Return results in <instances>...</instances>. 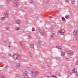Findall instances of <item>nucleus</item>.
I'll return each mask as SVG.
<instances>
[{
  "label": "nucleus",
  "mask_w": 78,
  "mask_h": 78,
  "mask_svg": "<svg viewBox=\"0 0 78 78\" xmlns=\"http://www.w3.org/2000/svg\"><path fill=\"white\" fill-rule=\"evenodd\" d=\"M9 48H10V47H11V46H9Z\"/></svg>",
  "instance_id": "obj_43"
},
{
  "label": "nucleus",
  "mask_w": 78,
  "mask_h": 78,
  "mask_svg": "<svg viewBox=\"0 0 78 78\" xmlns=\"http://www.w3.org/2000/svg\"><path fill=\"white\" fill-rule=\"evenodd\" d=\"M69 0H66V2H67V3H69Z\"/></svg>",
  "instance_id": "obj_39"
},
{
  "label": "nucleus",
  "mask_w": 78,
  "mask_h": 78,
  "mask_svg": "<svg viewBox=\"0 0 78 78\" xmlns=\"http://www.w3.org/2000/svg\"><path fill=\"white\" fill-rule=\"evenodd\" d=\"M51 76H48L47 77V78H51Z\"/></svg>",
  "instance_id": "obj_36"
},
{
  "label": "nucleus",
  "mask_w": 78,
  "mask_h": 78,
  "mask_svg": "<svg viewBox=\"0 0 78 78\" xmlns=\"http://www.w3.org/2000/svg\"><path fill=\"white\" fill-rule=\"evenodd\" d=\"M22 47H23V49H24V50H25V45H23Z\"/></svg>",
  "instance_id": "obj_24"
},
{
  "label": "nucleus",
  "mask_w": 78,
  "mask_h": 78,
  "mask_svg": "<svg viewBox=\"0 0 78 78\" xmlns=\"http://www.w3.org/2000/svg\"><path fill=\"white\" fill-rule=\"evenodd\" d=\"M30 3H33V2H30Z\"/></svg>",
  "instance_id": "obj_42"
},
{
  "label": "nucleus",
  "mask_w": 78,
  "mask_h": 78,
  "mask_svg": "<svg viewBox=\"0 0 78 78\" xmlns=\"http://www.w3.org/2000/svg\"><path fill=\"white\" fill-rule=\"evenodd\" d=\"M51 30H53V27H50Z\"/></svg>",
  "instance_id": "obj_34"
},
{
  "label": "nucleus",
  "mask_w": 78,
  "mask_h": 78,
  "mask_svg": "<svg viewBox=\"0 0 78 78\" xmlns=\"http://www.w3.org/2000/svg\"><path fill=\"white\" fill-rule=\"evenodd\" d=\"M19 5H20V4L18 2H16L14 4V6L15 7H16V6H19Z\"/></svg>",
  "instance_id": "obj_6"
},
{
  "label": "nucleus",
  "mask_w": 78,
  "mask_h": 78,
  "mask_svg": "<svg viewBox=\"0 0 78 78\" xmlns=\"http://www.w3.org/2000/svg\"><path fill=\"white\" fill-rule=\"evenodd\" d=\"M20 58V56L17 55V59H19Z\"/></svg>",
  "instance_id": "obj_25"
},
{
  "label": "nucleus",
  "mask_w": 78,
  "mask_h": 78,
  "mask_svg": "<svg viewBox=\"0 0 78 78\" xmlns=\"http://www.w3.org/2000/svg\"><path fill=\"white\" fill-rule=\"evenodd\" d=\"M51 77H54V78H56L57 77L55 75H52L51 76Z\"/></svg>",
  "instance_id": "obj_26"
},
{
  "label": "nucleus",
  "mask_w": 78,
  "mask_h": 78,
  "mask_svg": "<svg viewBox=\"0 0 78 78\" xmlns=\"http://www.w3.org/2000/svg\"><path fill=\"white\" fill-rule=\"evenodd\" d=\"M76 39L77 41H78V37H76Z\"/></svg>",
  "instance_id": "obj_38"
},
{
  "label": "nucleus",
  "mask_w": 78,
  "mask_h": 78,
  "mask_svg": "<svg viewBox=\"0 0 78 78\" xmlns=\"http://www.w3.org/2000/svg\"><path fill=\"white\" fill-rule=\"evenodd\" d=\"M28 37L29 39H31V36L30 35H28Z\"/></svg>",
  "instance_id": "obj_28"
},
{
  "label": "nucleus",
  "mask_w": 78,
  "mask_h": 78,
  "mask_svg": "<svg viewBox=\"0 0 78 78\" xmlns=\"http://www.w3.org/2000/svg\"><path fill=\"white\" fill-rule=\"evenodd\" d=\"M11 1V0H7V2L8 3H9Z\"/></svg>",
  "instance_id": "obj_23"
},
{
  "label": "nucleus",
  "mask_w": 78,
  "mask_h": 78,
  "mask_svg": "<svg viewBox=\"0 0 78 78\" xmlns=\"http://www.w3.org/2000/svg\"><path fill=\"white\" fill-rule=\"evenodd\" d=\"M7 67H8V66H7L5 67V68H7Z\"/></svg>",
  "instance_id": "obj_41"
},
{
  "label": "nucleus",
  "mask_w": 78,
  "mask_h": 78,
  "mask_svg": "<svg viewBox=\"0 0 78 78\" xmlns=\"http://www.w3.org/2000/svg\"><path fill=\"white\" fill-rule=\"evenodd\" d=\"M13 57L15 59H17V55L14 54L13 55Z\"/></svg>",
  "instance_id": "obj_5"
},
{
  "label": "nucleus",
  "mask_w": 78,
  "mask_h": 78,
  "mask_svg": "<svg viewBox=\"0 0 78 78\" xmlns=\"http://www.w3.org/2000/svg\"><path fill=\"white\" fill-rule=\"evenodd\" d=\"M5 44H6V42L5 43Z\"/></svg>",
  "instance_id": "obj_45"
},
{
  "label": "nucleus",
  "mask_w": 78,
  "mask_h": 78,
  "mask_svg": "<svg viewBox=\"0 0 78 78\" xmlns=\"http://www.w3.org/2000/svg\"><path fill=\"white\" fill-rule=\"evenodd\" d=\"M6 18L5 17H1V19L2 20H3V21H5V20H6Z\"/></svg>",
  "instance_id": "obj_13"
},
{
  "label": "nucleus",
  "mask_w": 78,
  "mask_h": 78,
  "mask_svg": "<svg viewBox=\"0 0 78 78\" xmlns=\"http://www.w3.org/2000/svg\"><path fill=\"white\" fill-rule=\"evenodd\" d=\"M78 61H77L76 63V65L78 66Z\"/></svg>",
  "instance_id": "obj_31"
},
{
  "label": "nucleus",
  "mask_w": 78,
  "mask_h": 78,
  "mask_svg": "<svg viewBox=\"0 0 78 78\" xmlns=\"http://www.w3.org/2000/svg\"><path fill=\"white\" fill-rule=\"evenodd\" d=\"M72 72L73 73H76L77 72V70H76V69H73L72 71Z\"/></svg>",
  "instance_id": "obj_10"
},
{
  "label": "nucleus",
  "mask_w": 78,
  "mask_h": 78,
  "mask_svg": "<svg viewBox=\"0 0 78 78\" xmlns=\"http://www.w3.org/2000/svg\"><path fill=\"white\" fill-rule=\"evenodd\" d=\"M35 7H37V5L35 4Z\"/></svg>",
  "instance_id": "obj_37"
},
{
  "label": "nucleus",
  "mask_w": 78,
  "mask_h": 78,
  "mask_svg": "<svg viewBox=\"0 0 78 78\" xmlns=\"http://www.w3.org/2000/svg\"><path fill=\"white\" fill-rule=\"evenodd\" d=\"M67 53L68 55H73V52H67Z\"/></svg>",
  "instance_id": "obj_11"
},
{
  "label": "nucleus",
  "mask_w": 78,
  "mask_h": 78,
  "mask_svg": "<svg viewBox=\"0 0 78 78\" xmlns=\"http://www.w3.org/2000/svg\"><path fill=\"white\" fill-rule=\"evenodd\" d=\"M30 48H34V44H31L30 45Z\"/></svg>",
  "instance_id": "obj_17"
},
{
  "label": "nucleus",
  "mask_w": 78,
  "mask_h": 78,
  "mask_svg": "<svg viewBox=\"0 0 78 78\" xmlns=\"http://www.w3.org/2000/svg\"><path fill=\"white\" fill-rule=\"evenodd\" d=\"M66 61H69V58H66Z\"/></svg>",
  "instance_id": "obj_35"
},
{
  "label": "nucleus",
  "mask_w": 78,
  "mask_h": 78,
  "mask_svg": "<svg viewBox=\"0 0 78 78\" xmlns=\"http://www.w3.org/2000/svg\"><path fill=\"white\" fill-rule=\"evenodd\" d=\"M65 55V52H62V56H64Z\"/></svg>",
  "instance_id": "obj_18"
},
{
  "label": "nucleus",
  "mask_w": 78,
  "mask_h": 78,
  "mask_svg": "<svg viewBox=\"0 0 78 78\" xmlns=\"http://www.w3.org/2000/svg\"><path fill=\"white\" fill-rule=\"evenodd\" d=\"M69 17H70V16L69 15H66L65 17L66 19H69Z\"/></svg>",
  "instance_id": "obj_19"
},
{
  "label": "nucleus",
  "mask_w": 78,
  "mask_h": 78,
  "mask_svg": "<svg viewBox=\"0 0 78 78\" xmlns=\"http://www.w3.org/2000/svg\"><path fill=\"white\" fill-rule=\"evenodd\" d=\"M29 53L30 55V56L31 57H32L33 56V55H32V54L31 53V52H29Z\"/></svg>",
  "instance_id": "obj_29"
},
{
  "label": "nucleus",
  "mask_w": 78,
  "mask_h": 78,
  "mask_svg": "<svg viewBox=\"0 0 78 78\" xmlns=\"http://www.w3.org/2000/svg\"><path fill=\"white\" fill-rule=\"evenodd\" d=\"M15 1H18V0H15Z\"/></svg>",
  "instance_id": "obj_44"
},
{
  "label": "nucleus",
  "mask_w": 78,
  "mask_h": 78,
  "mask_svg": "<svg viewBox=\"0 0 78 78\" xmlns=\"http://www.w3.org/2000/svg\"><path fill=\"white\" fill-rule=\"evenodd\" d=\"M4 15L5 16V18H8V13L7 12H4Z\"/></svg>",
  "instance_id": "obj_4"
},
{
  "label": "nucleus",
  "mask_w": 78,
  "mask_h": 78,
  "mask_svg": "<svg viewBox=\"0 0 78 78\" xmlns=\"http://www.w3.org/2000/svg\"><path fill=\"white\" fill-rule=\"evenodd\" d=\"M20 27H16V28L15 30H20Z\"/></svg>",
  "instance_id": "obj_20"
},
{
  "label": "nucleus",
  "mask_w": 78,
  "mask_h": 78,
  "mask_svg": "<svg viewBox=\"0 0 78 78\" xmlns=\"http://www.w3.org/2000/svg\"><path fill=\"white\" fill-rule=\"evenodd\" d=\"M31 74L34 76H35L36 75H39V72L38 71H36L35 72L34 71L31 72Z\"/></svg>",
  "instance_id": "obj_1"
},
{
  "label": "nucleus",
  "mask_w": 78,
  "mask_h": 78,
  "mask_svg": "<svg viewBox=\"0 0 78 78\" xmlns=\"http://www.w3.org/2000/svg\"><path fill=\"white\" fill-rule=\"evenodd\" d=\"M62 21H65V18H64V17H62Z\"/></svg>",
  "instance_id": "obj_22"
},
{
  "label": "nucleus",
  "mask_w": 78,
  "mask_h": 78,
  "mask_svg": "<svg viewBox=\"0 0 78 78\" xmlns=\"http://www.w3.org/2000/svg\"><path fill=\"white\" fill-rule=\"evenodd\" d=\"M40 32L41 33V34L42 36H44V35L45 34V32H44L43 30H41Z\"/></svg>",
  "instance_id": "obj_7"
},
{
  "label": "nucleus",
  "mask_w": 78,
  "mask_h": 78,
  "mask_svg": "<svg viewBox=\"0 0 78 78\" xmlns=\"http://www.w3.org/2000/svg\"><path fill=\"white\" fill-rule=\"evenodd\" d=\"M15 78H20V76H19V75H16V76Z\"/></svg>",
  "instance_id": "obj_15"
},
{
  "label": "nucleus",
  "mask_w": 78,
  "mask_h": 78,
  "mask_svg": "<svg viewBox=\"0 0 78 78\" xmlns=\"http://www.w3.org/2000/svg\"><path fill=\"white\" fill-rule=\"evenodd\" d=\"M6 30H9V28L8 27H5Z\"/></svg>",
  "instance_id": "obj_33"
},
{
  "label": "nucleus",
  "mask_w": 78,
  "mask_h": 78,
  "mask_svg": "<svg viewBox=\"0 0 78 78\" xmlns=\"http://www.w3.org/2000/svg\"><path fill=\"white\" fill-rule=\"evenodd\" d=\"M20 65L19 63H17L16 64V67L18 69H19V68H20Z\"/></svg>",
  "instance_id": "obj_12"
},
{
  "label": "nucleus",
  "mask_w": 78,
  "mask_h": 78,
  "mask_svg": "<svg viewBox=\"0 0 78 78\" xmlns=\"http://www.w3.org/2000/svg\"><path fill=\"white\" fill-rule=\"evenodd\" d=\"M48 66L49 67V66Z\"/></svg>",
  "instance_id": "obj_46"
},
{
  "label": "nucleus",
  "mask_w": 78,
  "mask_h": 78,
  "mask_svg": "<svg viewBox=\"0 0 78 78\" xmlns=\"http://www.w3.org/2000/svg\"><path fill=\"white\" fill-rule=\"evenodd\" d=\"M37 42L38 44H41V41L39 40Z\"/></svg>",
  "instance_id": "obj_21"
},
{
  "label": "nucleus",
  "mask_w": 78,
  "mask_h": 78,
  "mask_svg": "<svg viewBox=\"0 0 78 78\" xmlns=\"http://www.w3.org/2000/svg\"><path fill=\"white\" fill-rule=\"evenodd\" d=\"M27 73H28L26 71L25 73L23 74V76L24 77H25V78H27V77H28V74Z\"/></svg>",
  "instance_id": "obj_2"
},
{
  "label": "nucleus",
  "mask_w": 78,
  "mask_h": 78,
  "mask_svg": "<svg viewBox=\"0 0 78 78\" xmlns=\"http://www.w3.org/2000/svg\"><path fill=\"white\" fill-rule=\"evenodd\" d=\"M71 1L72 3H74V0H71Z\"/></svg>",
  "instance_id": "obj_27"
},
{
  "label": "nucleus",
  "mask_w": 78,
  "mask_h": 78,
  "mask_svg": "<svg viewBox=\"0 0 78 78\" xmlns=\"http://www.w3.org/2000/svg\"><path fill=\"white\" fill-rule=\"evenodd\" d=\"M21 22V20H17L16 22V23H17V24H20Z\"/></svg>",
  "instance_id": "obj_14"
},
{
  "label": "nucleus",
  "mask_w": 78,
  "mask_h": 78,
  "mask_svg": "<svg viewBox=\"0 0 78 78\" xmlns=\"http://www.w3.org/2000/svg\"><path fill=\"white\" fill-rule=\"evenodd\" d=\"M0 77L1 78H5V76H4L3 75H2Z\"/></svg>",
  "instance_id": "obj_30"
},
{
  "label": "nucleus",
  "mask_w": 78,
  "mask_h": 78,
  "mask_svg": "<svg viewBox=\"0 0 78 78\" xmlns=\"http://www.w3.org/2000/svg\"><path fill=\"white\" fill-rule=\"evenodd\" d=\"M77 33H78V31H77V30H75V31H74L73 34L74 36H76V34H77Z\"/></svg>",
  "instance_id": "obj_9"
},
{
  "label": "nucleus",
  "mask_w": 78,
  "mask_h": 78,
  "mask_svg": "<svg viewBox=\"0 0 78 78\" xmlns=\"http://www.w3.org/2000/svg\"><path fill=\"white\" fill-rule=\"evenodd\" d=\"M64 33H65L64 30H62L61 31H59L58 32V33L60 34H64Z\"/></svg>",
  "instance_id": "obj_3"
},
{
  "label": "nucleus",
  "mask_w": 78,
  "mask_h": 78,
  "mask_svg": "<svg viewBox=\"0 0 78 78\" xmlns=\"http://www.w3.org/2000/svg\"><path fill=\"white\" fill-rule=\"evenodd\" d=\"M50 36L51 37V38H53V37H55V34H52Z\"/></svg>",
  "instance_id": "obj_16"
},
{
  "label": "nucleus",
  "mask_w": 78,
  "mask_h": 78,
  "mask_svg": "<svg viewBox=\"0 0 78 78\" xmlns=\"http://www.w3.org/2000/svg\"><path fill=\"white\" fill-rule=\"evenodd\" d=\"M11 54H9V56H11Z\"/></svg>",
  "instance_id": "obj_40"
},
{
  "label": "nucleus",
  "mask_w": 78,
  "mask_h": 78,
  "mask_svg": "<svg viewBox=\"0 0 78 78\" xmlns=\"http://www.w3.org/2000/svg\"><path fill=\"white\" fill-rule=\"evenodd\" d=\"M56 48H58L59 49H62V47L58 45H57L56 46Z\"/></svg>",
  "instance_id": "obj_8"
},
{
  "label": "nucleus",
  "mask_w": 78,
  "mask_h": 78,
  "mask_svg": "<svg viewBox=\"0 0 78 78\" xmlns=\"http://www.w3.org/2000/svg\"><path fill=\"white\" fill-rule=\"evenodd\" d=\"M32 31H34L35 30V28H33L32 29Z\"/></svg>",
  "instance_id": "obj_32"
}]
</instances>
